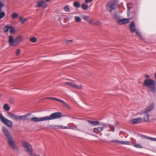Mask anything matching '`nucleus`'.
Here are the masks:
<instances>
[{
  "label": "nucleus",
  "instance_id": "obj_51",
  "mask_svg": "<svg viewBox=\"0 0 156 156\" xmlns=\"http://www.w3.org/2000/svg\"><path fill=\"white\" fill-rule=\"evenodd\" d=\"M1 94L0 93V97H1Z\"/></svg>",
  "mask_w": 156,
  "mask_h": 156
},
{
  "label": "nucleus",
  "instance_id": "obj_11",
  "mask_svg": "<svg viewBox=\"0 0 156 156\" xmlns=\"http://www.w3.org/2000/svg\"><path fill=\"white\" fill-rule=\"evenodd\" d=\"M143 119L142 118H139L136 119H133L131 120L130 121V123L133 124H137L143 122Z\"/></svg>",
  "mask_w": 156,
  "mask_h": 156
},
{
  "label": "nucleus",
  "instance_id": "obj_26",
  "mask_svg": "<svg viewBox=\"0 0 156 156\" xmlns=\"http://www.w3.org/2000/svg\"><path fill=\"white\" fill-rule=\"evenodd\" d=\"M81 7L83 10H87L88 7V5L84 3L83 4L81 5Z\"/></svg>",
  "mask_w": 156,
  "mask_h": 156
},
{
  "label": "nucleus",
  "instance_id": "obj_8",
  "mask_svg": "<svg viewBox=\"0 0 156 156\" xmlns=\"http://www.w3.org/2000/svg\"><path fill=\"white\" fill-rule=\"evenodd\" d=\"M106 9L107 11L111 12L116 8L115 4L113 2H110L107 4L106 5Z\"/></svg>",
  "mask_w": 156,
  "mask_h": 156
},
{
  "label": "nucleus",
  "instance_id": "obj_48",
  "mask_svg": "<svg viewBox=\"0 0 156 156\" xmlns=\"http://www.w3.org/2000/svg\"><path fill=\"white\" fill-rule=\"evenodd\" d=\"M51 98H53V97H48L46 98V99H51Z\"/></svg>",
  "mask_w": 156,
  "mask_h": 156
},
{
  "label": "nucleus",
  "instance_id": "obj_1",
  "mask_svg": "<svg viewBox=\"0 0 156 156\" xmlns=\"http://www.w3.org/2000/svg\"><path fill=\"white\" fill-rule=\"evenodd\" d=\"M62 113L60 112H56L52 113L49 116L42 117H34L30 119V121L34 122H38L42 121L52 120L59 119L62 117Z\"/></svg>",
  "mask_w": 156,
  "mask_h": 156
},
{
  "label": "nucleus",
  "instance_id": "obj_18",
  "mask_svg": "<svg viewBox=\"0 0 156 156\" xmlns=\"http://www.w3.org/2000/svg\"><path fill=\"white\" fill-rule=\"evenodd\" d=\"M145 115H144L143 119V122H147L149 120V118L150 116V114L148 113H145Z\"/></svg>",
  "mask_w": 156,
  "mask_h": 156
},
{
  "label": "nucleus",
  "instance_id": "obj_12",
  "mask_svg": "<svg viewBox=\"0 0 156 156\" xmlns=\"http://www.w3.org/2000/svg\"><path fill=\"white\" fill-rule=\"evenodd\" d=\"M38 5L36 6V7H43L44 5L46 6L44 7L45 8L46 7L47 3L44 0H40L37 2Z\"/></svg>",
  "mask_w": 156,
  "mask_h": 156
},
{
  "label": "nucleus",
  "instance_id": "obj_42",
  "mask_svg": "<svg viewBox=\"0 0 156 156\" xmlns=\"http://www.w3.org/2000/svg\"><path fill=\"white\" fill-rule=\"evenodd\" d=\"M29 154H30V156H40L39 155L36 154L35 153H33V152H32Z\"/></svg>",
  "mask_w": 156,
  "mask_h": 156
},
{
  "label": "nucleus",
  "instance_id": "obj_21",
  "mask_svg": "<svg viewBox=\"0 0 156 156\" xmlns=\"http://www.w3.org/2000/svg\"><path fill=\"white\" fill-rule=\"evenodd\" d=\"M4 110L6 111H9L10 109V107L7 104H5L3 106Z\"/></svg>",
  "mask_w": 156,
  "mask_h": 156
},
{
  "label": "nucleus",
  "instance_id": "obj_2",
  "mask_svg": "<svg viewBox=\"0 0 156 156\" xmlns=\"http://www.w3.org/2000/svg\"><path fill=\"white\" fill-rule=\"evenodd\" d=\"M2 131L7 140V143L12 149H18L10 133L5 127H2Z\"/></svg>",
  "mask_w": 156,
  "mask_h": 156
},
{
  "label": "nucleus",
  "instance_id": "obj_13",
  "mask_svg": "<svg viewBox=\"0 0 156 156\" xmlns=\"http://www.w3.org/2000/svg\"><path fill=\"white\" fill-rule=\"evenodd\" d=\"M129 28L130 32L132 33H133L136 30L135 28V25L134 22H132L131 24L129 26Z\"/></svg>",
  "mask_w": 156,
  "mask_h": 156
},
{
  "label": "nucleus",
  "instance_id": "obj_6",
  "mask_svg": "<svg viewBox=\"0 0 156 156\" xmlns=\"http://www.w3.org/2000/svg\"><path fill=\"white\" fill-rule=\"evenodd\" d=\"M22 146L25 151L29 154L33 152V149L31 145L28 142L22 141Z\"/></svg>",
  "mask_w": 156,
  "mask_h": 156
},
{
  "label": "nucleus",
  "instance_id": "obj_28",
  "mask_svg": "<svg viewBox=\"0 0 156 156\" xmlns=\"http://www.w3.org/2000/svg\"><path fill=\"white\" fill-rule=\"evenodd\" d=\"M18 16V14L14 12L12 15V17L13 19H15L17 18Z\"/></svg>",
  "mask_w": 156,
  "mask_h": 156
},
{
  "label": "nucleus",
  "instance_id": "obj_44",
  "mask_svg": "<svg viewBox=\"0 0 156 156\" xmlns=\"http://www.w3.org/2000/svg\"><path fill=\"white\" fill-rule=\"evenodd\" d=\"M56 126L58 128H62V129H63V126L62 125L57 126Z\"/></svg>",
  "mask_w": 156,
  "mask_h": 156
},
{
  "label": "nucleus",
  "instance_id": "obj_24",
  "mask_svg": "<svg viewBox=\"0 0 156 156\" xmlns=\"http://www.w3.org/2000/svg\"><path fill=\"white\" fill-rule=\"evenodd\" d=\"M9 30V32L11 34H13L15 33V30L13 27L10 26Z\"/></svg>",
  "mask_w": 156,
  "mask_h": 156
},
{
  "label": "nucleus",
  "instance_id": "obj_19",
  "mask_svg": "<svg viewBox=\"0 0 156 156\" xmlns=\"http://www.w3.org/2000/svg\"><path fill=\"white\" fill-rule=\"evenodd\" d=\"M88 122L92 125L94 126L99 125L100 123V122L98 121H92L91 120H88Z\"/></svg>",
  "mask_w": 156,
  "mask_h": 156
},
{
  "label": "nucleus",
  "instance_id": "obj_22",
  "mask_svg": "<svg viewBox=\"0 0 156 156\" xmlns=\"http://www.w3.org/2000/svg\"><path fill=\"white\" fill-rule=\"evenodd\" d=\"M73 5L76 8H78L80 7V4L79 2L76 1H75L74 2Z\"/></svg>",
  "mask_w": 156,
  "mask_h": 156
},
{
  "label": "nucleus",
  "instance_id": "obj_46",
  "mask_svg": "<svg viewBox=\"0 0 156 156\" xmlns=\"http://www.w3.org/2000/svg\"><path fill=\"white\" fill-rule=\"evenodd\" d=\"M70 129V127H68L66 126H63V129Z\"/></svg>",
  "mask_w": 156,
  "mask_h": 156
},
{
  "label": "nucleus",
  "instance_id": "obj_36",
  "mask_svg": "<svg viewBox=\"0 0 156 156\" xmlns=\"http://www.w3.org/2000/svg\"><path fill=\"white\" fill-rule=\"evenodd\" d=\"M73 42L72 40H68L66 41V43L67 44H71Z\"/></svg>",
  "mask_w": 156,
  "mask_h": 156
},
{
  "label": "nucleus",
  "instance_id": "obj_49",
  "mask_svg": "<svg viewBox=\"0 0 156 156\" xmlns=\"http://www.w3.org/2000/svg\"><path fill=\"white\" fill-rule=\"evenodd\" d=\"M155 77L156 79V73L155 74Z\"/></svg>",
  "mask_w": 156,
  "mask_h": 156
},
{
  "label": "nucleus",
  "instance_id": "obj_23",
  "mask_svg": "<svg viewBox=\"0 0 156 156\" xmlns=\"http://www.w3.org/2000/svg\"><path fill=\"white\" fill-rule=\"evenodd\" d=\"M75 20L76 22H79L81 21V19L80 17L77 16H75L74 17Z\"/></svg>",
  "mask_w": 156,
  "mask_h": 156
},
{
  "label": "nucleus",
  "instance_id": "obj_45",
  "mask_svg": "<svg viewBox=\"0 0 156 156\" xmlns=\"http://www.w3.org/2000/svg\"><path fill=\"white\" fill-rule=\"evenodd\" d=\"M119 17V16H118L117 14H115L114 16V19H118Z\"/></svg>",
  "mask_w": 156,
  "mask_h": 156
},
{
  "label": "nucleus",
  "instance_id": "obj_10",
  "mask_svg": "<svg viewBox=\"0 0 156 156\" xmlns=\"http://www.w3.org/2000/svg\"><path fill=\"white\" fill-rule=\"evenodd\" d=\"M107 126V124H103L101 127H97L94 128L93 129V131L95 133H98L100 132L103 131L104 129L106 128Z\"/></svg>",
  "mask_w": 156,
  "mask_h": 156
},
{
  "label": "nucleus",
  "instance_id": "obj_33",
  "mask_svg": "<svg viewBox=\"0 0 156 156\" xmlns=\"http://www.w3.org/2000/svg\"><path fill=\"white\" fill-rule=\"evenodd\" d=\"M64 9L66 12H69L70 11V9L68 6L66 5L64 7Z\"/></svg>",
  "mask_w": 156,
  "mask_h": 156
},
{
  "label": "nucleus",
  "instance_id": "obj_5",
  "mask_svg": "<svg viewBox=\"0 0 156 156\" xmlns=\"http://www.w3.org/2000/svg\"><path fill=\"white\" fill-rule=\"evenodd\" d=\"M9 117L15 120H26L28 119L27 118V117L28 115H30V113H28L27 114L23 115H17L14 114L10 112H9L8 113Z\"/></svg>",
  "mask_w": 156,
  "mask_h": 156
},
{
  "label": "nucleus",
  "instance_id": "obj_43",
  "mask_svg": "<svg viewBox=\"0 0 156 156\" xmlns=\"http://www.w3.org/2000/svg\"><path fill=\"white\" fill-rule=\"evenodd\" d=\"M92 0H85V2L86 3H88L91 2Z\"/></svg>",
  "mask_w": 156,
  "mask_h": 156
},
{
  "label": "nucleus",
  "instance_id": "obj_32",
  "mask_svg": "<svg viewBox=\"0 0 156 156\" xmlns=\"http://www.w3.org/2000/svg\"><path fill=\"white\" fill-rule=\"evenodd\" d=\"M134 146L137 148H142L143 147L139 144H135Z\"/></svg>",
  "mask_w": 156,
  "mask_h": 156
},
{
  "label": "nucleus",
  "instance_id": "obj_9",
  "mask_svg": "<svg viewBox=\"0 0 156 156\" xmlns=\"http://www.w3.org/2000/svg\"><path fill=\"white\" fill-rule=\"evenodd\" d=\"M116 22L119 25L126 24L129 22V20L127 18L119 19L116 20Z\"/></svg>",
  "mask_w": 156,
  "mask_h": 156
},
{
  "label": "nucleus",
  "instance_id": "obj_31",
  "mask_svg": "<svg viewBox=\"0 0 156 156\" xmlns=\"http://www.w3.org/2000/svg\"><path fill=\"white\" fill-rule=\"evenodd\" d=\"M5 13L4 12H0V19L4 17L5 16Z\"/></svg>",
  "mask_w": 156,
  "mask_h": 156
},
{
  "label": "nucleus",
  "instance_id": "obj_29",
  "mask_svg": "<svg viewBox=\"0 0 156 156\" xmlns=\"http://www.w3.org/2000/svg\"><path fill=\"white\" fill-rule=\"evenodd\" d=\"M63 104H64V105H65V106L68 109H70L71 108V107L70 106L66 104L65 101H62V102Z\"/></svg>",
  "mask_w": 156,
  "mask_h": 156
},
{
  "label": "nucleus",
  "instance_id": "obj_47",
  "mask_svg": "<svg viewBox=\"0 0 156 156\" xmlns=\"http://www.w3.org/2000/svg\"><path fill=\"white\" fill-rule=\"evenodd\" d=\"M145 77L146 78H149L150 77V76L146 74L145 75Z\"/></svg>",
  "mask_w": 156,
  "mask_h": 156
},
{
  "label": "nucleus",
  "instance_id": "obj_25",
  "mask_svg": "<svg viewBox=\"0 0 156 156\" xmlns=\"http://www.w3.org/2000/svg\"><path fill=\"white\" fill-rule=\"evenodd\" d=\"M145 137L149 140H151L153 141H156V138L147 136H145Z\"/></svg>",
  "mask_w": 156,
  "mask_h": 156
},
{
  "label": "nucleus",
  "instance_id": "obj_50",
  "mask_svg": "<svg viewBox=\"0 0 156 156\" xmlns=\"http://www.w3.org/2000/svg\"><path fill=\"white\" fill-rule=\"evenodd\" d=\"M46 1L47 2H48L50 0H46Z\"/></svg>",
  "mask_w": 156,
  "mask_h": 156
},
{
  "label": "nucleus",
  "instance_id": "obj_4",
  "mask_svg": "<svg viewBox=\"0 0 156 156\" xmlns=\"http://www.w3.org/2000/svg\"><path fill=\"white\" fill-rule=\"evenodd\" d=\"M22 40L21 36H19L14 39L13 36L10 35L9 37V42L10 46L14 47L20 43Z\"/></svg>",
  "mask_w": 156,
  "mask_h": 156
},
{
  "label": "nucleus",
  "instance_id": "obj_14",
  "mask_svg": "<svg viewBox=\"0 0 156 156\" xmlns=\"http://www.w3.org/2000/svg\"><path fill=\"white\" fill-rule=\"evenodd\" d=\"M65 83L67 85L71 86L76 88L81 89H82V88L81 86H78L77 85L72 83L66 82Z\"/></svg>",
  "mask_w": 156,
  "mask_h": 156
},
{
  "label": "nucleus",
  "instance_id": "obj_34",
  "mask_svg": "<svg viewBox=\"0 0 156 156\" xmlns=\"http://www.w3.org/2000/svg\"><path fill=\"white\" fill-rule=\"evenodd\" d=\"M30 41L33 43L37 41V38L35 37H33L32 38H30Z\"/></svg>",
  "mask_w": 156,
  "mask_h": 156
},
{
  "label": "nucleus",
  "instance_id": "obj_16",
  "mask_svg": "<svg viewBox=\"0 0 156 156\" xmlns=\"http://www.w3.org/2000/svg\"><path fill=\"white\" fill-rule=\"evenodd\" d=\"M112 142H115L121 144H128L129 143V141H122L117 140H113L111 141Z\"/></svg>",
  "mask_w": 156,
  "mask_h": 156
},
{
  "label": "nucleus",
  "instance_id": "obj_27",
  "mask_svg": "<svg viewBox=\"0 0 156 156\" xmlns=\"http://www.w3.org/2000/svg\"><path fill=\"white\" fill-rule=\"evenodd\" d=\"M107 126H108L111 128V131L113 132L114 131V128L113 125L107 124Z\"/></svg>",
  "mask_w": 156,
  "mask_h": 156
},
{
  "label": "nucleus",
  "instance_id": "obj_41",
  "mask_svg": "<svg viewBox=\"0 0 156 156\" xmlns=\"http://www.w3.org/2000/svg\"><path fill=\"white\" fill-rule=\"evenodd\" d=\"M20 53V51L19 49H18L16 51V55H19Z\"/></svg>",
  "mask_w": 156,
  "mask_h": 156
},
{
  "label": "nucleus",
  "instance_id": "obj_15",
  "mask_svg": "<svg viewBox=\"0 0 156 156\" xmlns=\"http://www.w3.org/2000/svg\"><path fill=\"white\" fill-rule=\"evenodd\" d=\"M154 104H151L149 106L146 108L144 112L148 113V112L152 110L154 108Z\"/></svg>",
  "mask_w": 156,
  "mask_h": 156
},
{
  "label": "nucleus",
  "instance_id": "obj_20",
  "mask_svg": "<svg viewBox=\"0 0 156 156\" xmlns=\"http://www.w3.org/2000/svg\"><path fill=\"white\" fill-rule=\"evenodd\" d=\"M10 26V25H7L3 27V29L5 34H7L8 31L9 30Z\"/></svg>",
  "mask_w": 156,
  "mask_h": 156
},
{
  "label": "nucleus",
  "instance_id": "obj_38",
  "mask_svg": "<svg viewBox=\"0 0 156 156\" xmlns=\"http://www.w3.org/2000/svg\"><path fill=\"white\" fill-rule=\"evenodd\" d=\"M70 129H74V130H79L80 131V130L77 127V126H74V127L73 128H72V127H70Z\"/></svg>",
  "mask_w": 156,
  "mask_h": 156
},
{
  "label": "nucleus",
  "instance_id": "obj_7",
  "mask_svg": "<svg viewBox=\"0 0 156 156\" xmlns=\"http://www.w3.org/2000/svg\"><path fill=\"white\" fill-rule=\"evenodd\" d=\"M0 120L4 124L8 127L11 128L12 126V122L10 120L3 116L0 113Z\"/></svg>",
  "mask_w": 156,
  "mask_h": 156
},
{
  "label": "nucleus",
  "instance_id": "obj_30",
  "mask_svg": "<svg viewBox=\"0 0 156 156\" xmlns=\"http://www.w3.org/2000/svg\"><path fill=\"white\" fill-rule=\"evenodd\" d=\"M20 21L21 22L22 24L23 23L27 20L26 19H23L22 17H20Z\"/></svg>",
  "mask_w": 156,
  "mask_h": 156
},
{
  "label": "nucleus",
  "instance_id": "obj_40",
  "mask_svg": "<svg viewBox=\"0 0 156 156\" xmlns=\"http://www.w3.org/2000/svg\"><path fill=\"white\" fill-rule=\"evenodd\" d=\"M4 6V4L0 1V12L2 11V8Z\"/></svg>",
  "mask_w": 156,
  "mask_h": 156
},
{
  "label": "nucleus",
  "instance_id": "obj_17",
  "mask_svg": "<svg viewBox=\"0 0 156 156\" xmlns=\"http://www.w3.org/2000/svg\"><path fill=\"white\" fill-rule=\"evenodd\" d=\"M83 19L89 23H90L93 24V20L90 18L89 16H83Z\"/></svg>",
  "mask_w": 156,
  "mask_h": 156
},
{
  "label": "nucleus",
  "instance_id": "obj_3",
  "mask_svg": "<svg viewBox=\"0 0 156 156\" xmlns=\"http://www.w3.org/2000/svg\"><path fill=\"white\" fill-rule=\"evenodd\" d=\"M156 81L155 80L151 79H147L144 80L143 85L149 88L151 92L154 93L156 92Z\"/></svg>",
  "mask_w": 156,
  "mask_h": 156
},
{
  "label": "nucleus",
  "instance_id": "obj_35",
  "mask_svg": "<svg viewBox=\"0 0 156 156\" xmlns=\"http://www.w3.org/2000/svg\"><path fill=\"white\" fill-rule=\"evenodd\" d=\"M9 102L10 103L13 104L14 102V99L12 98H10L9 100Z\"/></svg>",
  "mask_w": 156,
  "mask_h": 156
},
{
  "label": "nucleus",
  "instance_id": "obj_39",
  "mask_svg": "<svg viewBox=\"0 0 156 156\" xmlns=\"http://www.w3.org/2000/svg\"><path fill=\"white\" fill-rule=\"evenodd\" d=\"M135 32L137 35H138L140 38L141 37V34L139 32L136 30Z\"/></svg>",
  "mask_w": 156,
  "mask_h": 156
},
{
  "label": "nucleus",
  "instance_id": "obj_37",
  "mask_svg": "<svg viewBox=\"0 0 156 156\" xmlns=\"http://www.w3.org/2000/svg\"><path fill=\"white\" fill-rule=\"evenodd\" d=\"M51 99L53 100H56L57 101L60 102H62L63 101V100H62L58 99L55 98H53H53H51Z\"/></svg>",
  "mask_w": 156,
  "mask_h": 156
}]
</instances>
